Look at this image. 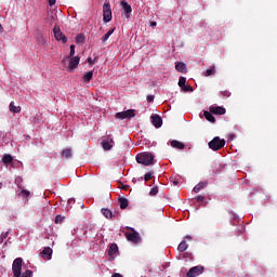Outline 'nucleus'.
<instances>
[{
    "mask_svg": "<svg viewBox=\"0 0 277 277\" xmlns=\"http://www.w3.org/2000/svg\"><path fill=\"white\" fill-rule=\"evenodd\" d=\"M79 62H81V58L79 56H66L65 58H63L62 64H64V66L68 64V72H75L76 68H78L79 66Z\"/></svg>",
    "mask_w": 277,
    "mask_h": 277,
    "instance_id": "f257e3e1",
    "label": "nucleus"
},
{
    "mask_svg": "<svg viewBox=\"0 0 277 277\" xmlns=\"http://www.w3.org/2000/svg\"><path fill=\"white\" fill-rule=\"evenodd\" d=\"M136 161L142 166H153V161H155V156L148 151L141 153L136 155Z\"/></svg>",
    "mask_w": 277,
    "mask_h": 277,
    "instance_id": "f03ea898",
    "label": "nucleus"
},
{
    "mask_svg": "<svg viewBox=\"0 0 277 277\" xmlns=\"http://www.w3.org/2000/svg\"><path fill=\"white\" fill-rule=\"evenodd\" d=\"M208 146L211 150H220L226 146V140L220 138V136H215L208 143Z\"/></svg>",
    "mask_w": 277,
    "mask_h": 277,
    "instance_id": "7ed1b4c3",
    "label": "nucleus"
},
{
    "mask_svg": "<svg viewBox=\"0 0 277 277\" xmlns=\"http://www.w3.org/2000/svg\"><path fill=\"white\" fill-rule=\"evenodd\" d=\"M22 269H23V258H16L13 261V265H12L13 276L21 277Z\"/></svg>",
    "mask_w": 277,
    "mask_h": 277,
    "instance_id": "20e7f679",
    "label": "nucleus"
},
{
    "mask_svg": "<svg viewBox=\"0 0 277 277\" xmlns=\"http://www.w3.org/2000/svg\"><path fill=\"white\" fill-rule=\"evenodd\" d=\"M115 118L119 120H127L131 118H135V110L134 109H128L121 113H117Z\"/></svg>",
    "mask_w": 277,
    "mask_h": 277,
    "instance_id": "39448f33",
    "label": "nucleus"
},
{
    "mask_svg": "<svg viewBox=\"0 0 277 277\" xmlns=\"http://www.w3.org/2000/svg\"><path fill=\"white\" fill-rule=\"evenodd\" d=\"M53 34H54V38L55 40H57L58 42H62L63 44H66V42H68V38H66L64 36V34L62 32V30L60 29V26H54L53 28Z\"/></svg>",
    "mask_w": 277,
    "mask_h": 277,
    "instance_id": "423d86ee",
    "label": "nucleus"
},
{
    "mask_svg": "<svg viewBox=\"0 0 277 277\" xmlns=\"http://www.w3.org/2000/svg\"><path fill=\"white\" fill-rule=\"evenodd\" d=\"M103 18L104 23H110L113 16H111V5L109 3H105L103 5Z\"/></svg>",
    "mask_w": 277,
    "mask_h": 277,
    "instance_id": "0eeeda50",
    "label": "nucleus"
},
{
    "mask_svg": "<svg viewBox=\"0 0 277 277\" xmlns=\"http://www.w3.org/2000/svg\"><path fill=\"white\" fill-rule=\"evenodd\" d=\"M114 136H111V134H108L102 142L104 150H111V148H114Z\"/></svg>",
    "mask_w": 277,
    "mask_h": 277,
    "instance_id": "6e6552de",
    "label": "nucleus"
},
{
    "mask_svg": "<svg viewBox=\"0 0 277 277\" xmlns=\"http://www.w3.org/2000/svg\"><path fill=\"white\" fill-rule=\"evenodd\" d=\"M202 272H205V267H202V266H194V267H192V268L187 272L186 276H187V277L200 276V274H202Z\"/></svg>",
    "mask_w": 277,
    "mask_h": 277,
    "instance_id": "1a4fd4ad",
    "label": "nucleus"
},
{
    "mask_svg": "<svg viewBox=\"0 0 277 277\" xmlns=\"http://www.w3.org/2000/svg\"><path fill=\"white\" fill-rule=\"evenodd\" d=\"M121 8L123 10V16L126 18H131V12H133V9H131V5L128 4L127 1H121Z\"/></svg>",
    "mask_w": 277,
    "mask_h": 277,
    "instance_id": "9d476101",
    "label": "nucleus"
},
{
    "mask_svg": "<svg viewBox=\"0 0 277 277\" xmlns=\"http://www.w3.org/2000/svg\"><path fill=\"white\" fill-rule=\"evenodd\" d=\"M41 256L42 259H44L45 261H51L52 256H53V249H51V247H45L43 248L42 252H41Z\"/></svg>",
    "mask_w": 277,
    "mask_h": 277,
    "instance_id": "9b49d317",
    "label": "nucleus"
},
{
    "mask_svg": "<svg viewBox=\"0 0 277 277\" xmlns=\"http://www.w3.org/2000/svg\"><path fill=\"white\" fill-rule=\"evenodd\" d=\"M210 113L214 114L215 116H224V114H226V108L221 106H211Z\"/></svg>",
    "mask_w": 277,
    "mask_h": 277,
    "instance_id": "f8f14e48",
    "label": "nucleus"
},
{
    "mask_svg": "<svg viewBox=\"0 0 277 277\" xmlns=\"http://www.w3.org/2000/svg\"><path fill=\"white\" fill-rule=\"evenodd\" d=\"M151 122H153L154 127H156V129H161V127L163 124V119H161V117L159 115H154V116H151Z\"/></svg>",
    "mask_w": 277,
    "mask_h": 277,
    "instance_id": "ddd939ff",
    "label": "nucleus"
},
{
    "mask_svg": "<svg viewBox=\"0 0 277 277\" xmlns=\"http://www.w3.org/2000/svg\"><path fill=\"white\" fill-rule=\"evenodd\" d=\"M168 144H170V146H172V148H176L177 150H185V143L181 142V141H170Z\"/></svg>",
    "mask_w": 277,
    "mask_h": 277,
    "instance_id": "4468645a",
    "label": "nucleus"
},
{
    "mask_svg": "<svg viewBox=\"0 0 277 277\" xmlns=\"http://www.w3.org/2000/svg\"><path fill=\"white\" fill-rule=\"evenodd\" d=\"M128 241H132L133 243H140V234L131 233L127 235Z\"/></svg>",
    "mask_w": 277,
    "mask_h": 277,
    "instance_id": "2eb2a0df",
    "label": "nucleus"
},
{
    "mask_svg": "<svg viewBox=\"0 0 277 277\" xmlns=\"http://www.w3.org/2000/svg\"><path fill=\"white\" fill-rule=\"evenodd\" d=\"M175 69L177 70V72H187V65H185V63L183 62H177L175 64Z\"/></svg>",
    "mask_w": 277,
    "mask_h": 277,
    "instance_id": "dca6fc26",
    "label": "nucleus"
},
{
    "mask_svg": "<svg viewBox=\"0 0 277 277\" xmlns=\"http://www.w3.org/2000/svg\"><path fill=\"white\" fill-rule=\"evenodd\" d=\"M92 77H94V71H88L83 75L82 81L84 83H90V81H92Z\"/></svg>",
    "mask_w": 277,
    "mask_h": 277,
    "instance_id": "f3484780",
    "label": "nucleus"
},
{
    "mask_svg": "<svg viewBox=\"0 0 277 277\" xmlns=\"http://www.w3.org/2000/svg\"><path fill=\"white\" fill-rule=\"evenodd\" d=\"M208 183L207 182H200L199 184H197L194 188L193 192L195 194L200 193L201 189H205V187H207Z\"/></svg>",
    "mask_w": 277,
    "mask_h": 277,
    "instance_id": "a211bd4d",
    "label": "nucleus"
},
{
    "mask_svg": "<svg viewBox=\"0 0 277 277\" xmlns=\"http://www.w3.org/2000/svg\"><path fill=\"white\" fill-rule=\"evenodd\" d=\"M203 116H205V118H206V120H208V122H215V117H213V113H209V111H205L203 113Z\"/></svg>",
    "mask_w": 277,
    "mask_h": 277,
    "instance_id": "6ab92c4d",
    "label": "nucleus"
},
{
    "mask_svg": "<svg viewBox=\"0 0 277 277\" xmlns=\"http://www.w3.org/2000/svg\"><path fill=\"white\" fill-rule=\"evenodd\" d=\"M62 156L65 158V159H70V157H72V149L70 148H65L62 150Z\"/></svg>",
    "mask_w": 277,
    "mask_h": 277,
    "instance_id": "aec40b11",
    "label": "nucleus"
},
{
    "mask_svg": "<svg viewBox=\"0 0 277 277\" xmlns=\"http://www.w3.org/2000/svg\"><path fill=\"white\" fill-rule=\"evenodd\" d=\"M9 107L13 114H21V106L14 105V102H11Z\"/></svg>",
    "mask_w": 277,
    "mask_h": 277,
    "instance_id": "412c9836",
    "label": "nucleus"
},
{
    "mask_svg": "<svg viewBox=\"0 0 277 277\" xmlns=\"http://www.w3.org/2000/svg\"><path fill=\"white\" fill-rule=\"evenodd\" d=\"M120 209H127L129 207V200L124 197L119 198Z\"/></svg>",
    "mask_w": 277,
    "mask_h": 277,
    "instance_id": "4be33fe9",
    "label": "nucleus"
},
{
    "mask_svg": "<svg viewBox=\"0 0 277 277\" xmlns=\"http://www.w3.org/2000/svg\"><path fill=\"white\" fill-rule=\"evenodd\" d=\"M102 213L104 216H106L107 220H111V217H114V212H111L109 209L103 208Z\"/></svg>",
    "mask_w": 277,
    "mask_h": 277,
    "instance_id": "5701e85b",
    "label": "nucleus"
},
{
    "mask_svg": "<svg viewBox=\"0 0 277 277\" xmlns=\"http://www.w3.org/2000/svg\"><path fill=\"white\" fill-rule=\"evenodd\" d=\"M187 248H189V245H187V241L183 240L182 242H180L177 250L179 252H185Z\"/></svg>",
    "mask_w": 277,
    "mask_h": 277,
    "instance_id": "b1692460",
    "label": "nucleus"
},
{
    "mask_svg": "<svg viewBox=\"0 0 277 277\" xmlns=\"http://www.w3.org/2000/svg\"><path fill=\"white\" fill-rule=\"evenodd\" d=\"M118 252V245L113 243L109 247L108 254L109 256H113V254H116Z\"/></svg>",
    "mask_w": 277,
    "mask_h": 277,
    "instance_id": "393cba45",
    "label": "nucleus"
},
{
    "mask_svg": "<svg viewBox=\"0 0 277 277\" xmlns=\"http://www.w3.org/2000/svg\"><path fill=\"white\" fill-rule=\"evenodd\" d=\"M12 161H14V158H13L12 155H10V154H5V155L2 157V162H3V163H12Z\"/></svg>",
    "mask_w": 277,
    "mask_h": 277,
    "instance_id": "a878e982",
    "label": "nucleus"
},
{
    "mask_svg": "<svg viewBox=\"0 0 277 277\" xmlns=\"http://www.w3.org/2000/svg\"><path fill=\"white\" fill-rule=\"evenodd\" d=\"M115 30H116L115 28L108 30L107 34H105V35L101 38L102 42L108 41V40H109V37L111 36V34H114Z\"/></svg>",
    "mask_w": 277,
    "mask_h": 277,
    "instance_id": "bb28decb",
    "label": "nucleus"
},
{
    "mask_svg": "<svg viewBox=\"0 0 277 277\" xmlns=\"http://www.w3.org/2000/svg\"><path fill=\"white\" fill-rule=\"evenodd\" d=\"M83 42H85V37H83V35H78L76 37V44H83Z\"/></svg>",
    "mask_w": 277,
    "mask_h": 277,
    "instance_id": "cd10ccee",
    "label": "nucleus"
},
{
    "mask_svg": "<svg viewBox=\"0 0 277 277\" xmlns=\"http://www.w3.org/2000/svg\"><path fill=\"white\" fill-rule=\"evenodd\" d=\"M214 74H215V66L211 67L210 69H207L203 75L205 77H211V75H214Z\"/></svg>",
    "mask_w": 277,
    "mask_h": 277,
    "instance_id": "c85d7f7f",
    "label": "nucleus"
},
{
    "mask_svg": "<svg viewBox=\"0 0 277 277\" xmlns=\"http://www.w3.org/2000/svg\"><path fill=\"white\" fill-rule=\"evenodd\" d=\"M159 194V187L155 186L150 189L149 196H157Z\"/></svg>",
    "mask_w": 277,
    "mask_h": 277,
    "instance_id": "c756f323",
    "label": "nucleus"
},
{
    "mask_svg": "<svg viewBox=\"0 0 277 277\" xmlns=\"http://www.w3.org/2000/svg\"><path fill=\"white\" fill-rule=\"evenodd\" d=\"M21 196H22L23 198H29V196H31V193H30L29 190H27V189H23V190L21 192Z\"/></svg>",
    "mask_w": 277,
    "mask_h": 277,
    "instance_id": "7c9ffc66",
    "label": "nucleus"
},
{
    "mask_svg": "<svg viewBox=\"0 0 277 277\" xmlns=\"http://www.w3.org/2000/svg\"><path fill=\"white\" fill-rule=\"evenodd\" d=\"M185 83H187V78L181 77L179 80L180 88H183L185 85Z\"/></svg>",
    "mask_w": 277,
    "mask_h": 277,
    "instance_id": "2f4dec72",
    "label": "nucleus"
},
{
    "mask_svg": "<svg viewBox=\"0 0 277 277\" xmlns=\"http://www.w3.org/2000/svg\"><path fill=\"white\" fill-rule=\"evenodd\" d=\"M182 90H183V92H194V88H192L190 85H186V84H184L182 87Z\"/></svg>",
    "mask_w": 277,
    "mask_h": 277,
    "instance_id": "473e14b6",
    "label": "nucleus"
},
{
    "mask_svg": "<svg viewBox=\"0 0 277 277\" xmlns=\"http://www.w3.org/2000/svg\"><path fill=\"white\" fill-rule=\"evenodd\" d=\"M153 179V172H147L144 176V181H150Z\"/></svg>",
    "mask_w": 277,
    "mask_h": 277,
    "instance_id": "72a5a7b5",
    "label": "nucleus"
},
{
    "mask_svg": "<svg viewBox=\"0 0 277 277\" xmlns=\"http://www.w3.org/2000/svg\"><path fill=\"white\" fill-rule=\"evenodd\" d=\"M63 217H62V215H56V217H55V224H62V222H63Z\"/></svg>",
    "mask_w": 277,
    "mask_h": 277,
    "instance_id": "f704fd0d",
    "label": "nucleus"
},
{
    "mask_svg": "<svg viewBox=\"0 0 277 277\" xmlns=\"http://www.w3.org/2000/svg\"><path fill=\"white\" fill-rule=\"evenodd\" d=\"M70 57L75 55V44L70 45V52H69Z\"/></svg>",
    "mask_w": 277,
    "mask_h": 277,
    "instance_id": "c9c22d12",
    "label": "nucleus"
},
{
    "mask_svg": "<svg viewBox=\"0 0 277 277\" xmlns=\"http://www.w3.org/2000/svg\"><path fill=\"white\" fill-rule=\"evenodd\" d=\"M196 200H197L198 202H203V201H205V196L199 195V196L196 197Z\"/></svg>",
    "mask_w": 277,
    "mask_h": 277,
    "instance_id": "e433bc0d",
    "label": "nucleus"
},
{
    "mask_svg": "<svg viewBox=\"0 0 277 277\" xmlns=\"http://www.w3.org/2000/svg\"><path fill=\"white\" fill-rule=\"evenodd\" d=\"M155 101V95H147V103H153Z\"/></svg>",
    "mask_w": 277,
    "mask_h": 277,
    "instance_id": "4c0bfd02",
    "label": "nucleus"
},
{
    "mask_svg": "<svg viewBox=\"0 0 277 277\" xmlns=\"http://www.w3.org/2000/svg\"><path fill=\"white\" fill-rule=\"evenodd\" d=\"M87 62H88L89 64H91V65H94V60H92V57H89V58L87 60Z\"/></svg>",
    "mask_w": 277,
    "mask_h": 277,
    "instance_id": "58836bf2",
    "label": "nucleus"
},
{
    "mask_svg": "<svg viewBox=\"0 0 277 277\" xmlns=\"http://www.w3.org/2000/svg\"><path fill=\"white\" fill-rule=\"evenodd\" d=\"M49 1V5L53 6L55 5V0H48Z\"/></svg>",
    "mask_w": 277,
    "mask_h": 277,
    "instance_id": "ea45409f",
    "label": "nucleus"
},
{
    "mask_svg": "<svg viewBox=\"0 0 277 277\" xmlns=\"http://www.w3.org/2000/svg\"><path fill=\"white\" fill-rule=\"evenodd\" d=\"M113 277H123V276H122V274L115 273V274L113 275Z\"/></svg>",
    "mask_w": 277,
    "mask_h": 277,
    "instance_id": "a19ab883",
    "label": "nucleus"
},
{
    "mask_svg": "<svg viewBox=\"0 0 277 277\" xmlns=\"http://www.w3.org/2000/svg\"><path fill=\"white\" fill-rule=\"evenodd\" d=\"M224 96H230V93L228 91L223 92Z\"/></svg>",
    "mask_w": 277,
    "mask_h": 277,
    "instance_id": "79ce46f5",
    "label": "nucleus"
},
{
    "mask_svg": "<svg viewBox=\"0 0 277 277\" xmlns=\"http://www.w3.org/2000/svg\"><path fill=\"white\" fill-rule=\"evenodd\" d=\"M151 27H157V22H153Z\"/></svg>",
    "mask_w": 277,
    "mask_h": 277,
    "instance_id": "37998d69",
    "label": "nucleus"
},
{
    "mask_svg": "<svg viewBox=\"0 0 277 277\" xmlns=\"http://www.w3.org/2000/svg\"><path fill=\"white\" fill-rule=\"evenodd\" d=\"M185 239H192V236H189V235H187V236H185Z\"/></svg>",
    "mask_w": 277,
    "mask_h": 277,
    "instance_id": "c03bdc74",
    "label": "nucleus"
},
{
    "mask_svg": "<svg viewBox=\"0 0 277 277\" xmlns=\"http://www.w3.org/2000/svg\"><path fill=\"white\" fill-rule=\"evenodd\" d=\"M173 184H174V185H179V182H177V181H174Z\"/></svg>",
    "mask_w": 277,
    "mask_h": 277,
    "instance_id": "a18cd8bd",
    "label": "nucleus"
},
{
    "mask_svg": "<svg viewBox=\"0 0 277 277\" xmlns=\"http://www.w3.org/2000/svg\"><path fill=\"white\" fill-rule=\"evenodd\" d=\"M3 29V26H1V24H0V31Z\"/></svg>",
    "mask_w": 277,
    "mask_h": 277,
    "instance_id": "49530a36",
    "label": "nucleus"
},
{
    "mask_svg": "<svg viewBox=\"0 0 277 277\" xmlns=\"http://www.w3.org/2000/svg\"><path fill=\"white\" fill-rule=\"evenodd\" d=\"M136 182V180H133V183H135Z\"/></svg>",
    "mask_w": 277,
    "mask_h": 277,
    "instance_id": "de8ad7c7",
    "label": "nucleus"
},
{
    "mask_svg": "<svg viewBox=\"0 0 277 277\" xmlns=\"http://www.w3.org/2000/svg\"><path fill=\"white\" fill-rule=\"evenodd\" d=\"M0 189H1V184H0Z\"/></svg>",
    "mask_w": 277,
    "mask_h": 277,
    "instance_id": "09e8293b",
    "label": "nucleus"
}]
</instances>
